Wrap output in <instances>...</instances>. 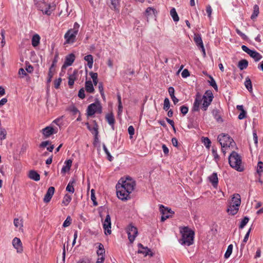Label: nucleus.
I'll use <instances>...</instances> for the list:
<instances>
[{
  "mask_svg": "<svg viewBox=\"0 0 263 263\" xmlns=\"http://www.w3.org/2000/svg\"><path fill=\"white\" fill-rule=\"evenodd\" d=\"M135 181L129 177L125 179L121 178L116 185L117 195L122 200H127L130 198L129 194L134 190Z\"/></svg>",
  "mask_w": 263,
  "mask_h": 263,
  "instance_id": "obj_1",
  "label": "nucleus"
},
{
  "mask_svg": "<svg viewBox=\"0 0 263 263\" xmlns=\"http://www.w3.org/2000/svg\"><path fill=\"white\" fill-rule=\"evenodd\" d=\"M213 98V93L211 90H207L202 96L199 92L196 95L192 110L194 111H198L199 106L201 105V108L205 111L211 104Z\"/></svg>",
  "mask_w": 263,
  "mask_h": 263,
  "instance_id": "obj_2",
  "label": "nucleus"
},
{
  "mask_svg": "<svg viewBox=\"0 0 263 263\" xmlns=\"http://www.w3.org/2000/svg\"><path fill=\"white\" fill-rule=\"evenodd\" d=\"M180 231L182 234L181 238L179 240L180 243L184 246L192 245L194 242V231L187 227L181 228Z\"/></svg>",
  "mask_w": 263,
  "mask_h": 263,
  "instance_id": "obj_3",
  "label": "nucleus"
},
{
  "mask_svg": "<svg viewBox=\"0 0 263 263\" xmlns=\"http://www.w3.org/2000/svg\"><path fill=\"white\" fill-rule=\"evenodd\" d=\"M229 163L230 166L239 172L243 171V167L241 165V159L240 156L237 153L232 151L229 157Z\"/></svg>",
  "mask_w": 263,
  "mask_h": 263,
  "instance_id": "obj_4",
  "label": "nucleus"
},
{
  "mask_svg": "<svg viewBox=\"0 0 263 263\" xmlns=\"http://www.w3.org/2000/svg\"><path fill=\"white\" fill-rule=\"evenodd\" d=\"M217 139L221 146L222 152L224 155L226 151L235 144L234 140L227 134L219 135Z\"/></svg>",
  "mask_w": 263,
  "mask_h": 263,
  "instance_id": "obj_5",
  "label": "nucleus"
},
{
  "mask_svg": "<svg viewBox=\"0 0 263 263\" xmlns=\"http://www.w3.org/2000/svg\"><path fill=\"white\" fill-rule=\"evenodd\" d=\"M80 25L75 23L73 25V28L69 30L65 34L64 37L66 39V44L73 43L76 39L77 34L79 31Z\"/></svg>",
  "mask_w": 263,
  "mask_h": 263,
  "instance_id": "obj_6",
  "label": "nucleus"
},
{
  "mask_svg": "<svg viewBox=\"0 0 263 263\" xmlns=\"http://www.w3.org/2000/svg\"><path fill=\"white\" fill-rule=\"evenodd\" d=\"M126 232L128 234V238L129 241L130 243H133L138 234L137 229L132 224H130L126 228Z\"/></svg>",
  "mask_w": 263,
  "mask_h": 263,
  "instance_id": "obj_7",
  "label": "nucleus"
},
{
  "mask_svg": "<svg viewBox=\"0 0 263 263\" xmlns=\"http://www.w3.org/2000/svg\"><path fill=\"white\" fill-rule=\"evenodd\" d=\"M96 112H101V106L99 103H92L87 107V114L88 116H92Z\"/></svg>",
  "mask_w": 263,
  "mask_h": 263,
  "instance_id": "obj_8",
  "label": "nucleus"
},
{
  "mask_svg": "<svg viewBox=\"0 0 263 263\" xmlns=\"http://www.w3.org/2000/svg\"><path fill=\"white\" fill-rule=\"evenodd\" d=\"M241 49L243 51L247 53L251 57L253 58L256 62L259 61L262 58V56L260 53L256 52L255 50L250 49L245 45H242L241 46Z\"/></svg>",
  "mask_w": 263,
  "mask_h": 263,
  "instance_id": "obj_9",
  "label": "nucleus"
},
{
  "mask_svg": "<svg viewBox=\"0 0 263 263\" xmlns=\"http://www.w3.org/2000/svg\"><path fill=\"white\" fill-rule=\"evenodd\" d=\"M103 227L106 235L111 234V219L109 214H107L106 216L105 220L103 223Z\"/></svg>",
  "mask_w": 263,
  "mask_h": 263,
  "instance_id": "obj_10",
  "label": "nucleus"
},
{
  "mask_svg": "<svg viewBox=\"0 0 263 263\" xmlns=\"http://www.w3.org/2000/svg\"><path fill=\"white\" fill-rule=\"evenodd\" d=\"M160 211L162 214L161 216V221H164L166 219L170 217V215H168V213H172V211L171 209H168V208H165L163 205H160Z\"/></svg>",
  "mask_w": 263,
  "mask_h": 263,
  "instance_id": "obj_11",
  "label": "nucleus"
},
{
  "mask_svg": "<svg viewBox=\"0 0 263 263\" xmlns=\"http://www.w3.org/2000/svg\"><path fill=\"white\" fill-rule=\"evenodd\" d=\"M12 245L14 248L16 249L17 253H21L23 252L22 243L20 238L15 237L12 240Z\"/></svg>",
  "mask_w": 263,
  "mask_h": 263,
  "instance_id": "obj_12",
  "label": "nucleus"
},
{
  "mask_svg": "<svg viewBox=\"0 0 263 263\" xmlns=\"http://www.w3.org/2000/svg\"><path fill=\"white\" fill-rule=\"evenodd\" d=\"M75 60V55L73 53L68 54L66 57L64 64L62 66V68H65L67 66H70L72 64Z\"/></svg>",
  "mask_w": 263,
  "mask_h": 263,
  "instance_id": "obj_13",
  "label": "nucleus"
},
{
  "mask_svg": "<svg viewBox=\"0 0 263 263\" xmlns=\"http://www.w3.org/2000/svg\"><path fill=\"white\" fill-rule=\"evenodd\" d=\"M54 192V187L50 186L48 188L47 192L44 198V201L46 203L49 202Z\"/></svg>",
  "mask_w": 263,
  "mask_h": 263,
  "instance_id": "obj_14",
  "label": "nucleus"
},
{
  "mask_svg": "<svg viewBox=\"0 0 263 263\" xmlns=\"http://www.w3.org/2000/svg\"><path fill=\"white\" fill-rule=\"evenodd\" d=\"M231 204L235 205V206H240L241 203L240 196L238 194H235L233 195L231 199V201L230 202Z\"/></svg>",
  "mask_w": 263,
  "mask_h": 263,
  "instance_id": "obj_15",
  "label": "nucleus"
},
{
  "mask_svg": "<svg viewBox=\"0 0 263 263\" xmlns=\"http://www.w3.org/2000/svg\"><path fill=\"white\" fill-rule=\"evenodd\" d=\"M57 130H55V129L51 126H47L42 129L43 134L46 137H49L53 133H56Z\"/></svg>",
  "mask_w": 263,
  "mask_h": 263,
  "instance_id": "obj_16",
  "label": "nucleus"
},
{
  "mask_svg": "<svg viewBox=\"0 0 263 263\" xmlns=\"http://www.w3.org/2000/svg\"><path fill=\"white\" fill-rule=\"evenodd\" d=\"M209 179L214 187H217L218 182L217 174L216 173H213L209 177Z\"/></svg>",
  "mask_w": 263,
  "mask_h": 263,
  "instance_id": "obj_17",
  "label": "nucleus"
},
{
  "mask_svg": "<svg viewBox=\"0 0 263 263\" xmlns=\"http://www.w3.org/2000/svg\"><path fill=\"white\" fill-rule=\"evenodd\" d=\"M239 206H235L234 204H229L227 209V212L231 215H235L239 210Z\"/></svg>",
  "mask_w": 263,
  "mask_h": 263,
  "instance_id": "obj_18",
  "label": "nucleus"
},
{
  "mask_svg": "<svg viewBox=\"0 0 263 263\" xmlns=\"http://www.w3.org/2000/svg\"><path fill=\"white\" fill-rule=\"evenodd\" d=\"M72 160L70 159H69L68 160H66L65 162V165L63 166L62 170H61V173L63 174H65L66 172H68L72 165Z\"/></svg>",
  "mask_w": 263,
  "mask_h": 263,
  "instance_id": "obj_19",
  "label": "nucleus"
},
{
  "mask_svg": "<svg viewBox=\"0 0 263 263\" xmlns=\"http://www.w3.org/2000/svg\"><path fill=\"white\" fill-rule=\"evenodd\" d=\"M28 177L30 179L33 180L35 181H39L40 179V175L35 171H30L28 174Z\"/></svg>",
  "mask_w": 263,
  "mask_h": 263,
  "instance_id": "obj_20",
  "label": "nucleus"
},
{
  "mask_svg": "<svg viewBox=\"0 0 263 263\" xmlns=\"http://www.w3.org/2000/svg\"><path fill=\"white\" fill-rule=\"evenodd\" d=\"M194 41L195 42L197 46H198L199 47H202V46H203L202 38L200 34H195L194 37Z\"/></svg>",
  "mask_w": 263,
  "mask_h": 263,
  "instance_id": "obj_21",
  "label": "nucleus"
},
{
  "mask_svg": "<svg viewBox=\"0 0 263 263\" xmlns=\"http://www.w3.org/2000/svg\"><path fill=\"white\" fill-rule=\"evenodd\" d=\"M105 118L108 124L113 127L115 123V118L112 113L107 114Z\"/></svg>",
  "mask_w": 263,
  "mask_h": 263,
  "instance_id": "obj_22",
  "label": "nucleus"
},
{
  "mask_svg": "<svg viewBox=\"0 0 263 263\" xmlns=\"http://www.w3.org/2000/svg\"><path fill=\"white\" fill-rule=\"evenodd\" d=\"M84 60L87 62V65L90 69H91L93 63V58L92 55L89 54L84 57Z\"/></svg>",
  "mask_w": 263,
  "mask_h": 263,
  "instance_id": "obj_23",
  "label": "nucleus"
},
{
  "mask_svg": "<svg viewBox=\"0 0 263 263\" xmlns=\"http://www.w3.org/2000/svg\"><path fill=\"white\" fill-rule=\"evenodd\" d=\"M85 89L89 93H92L94 91L93 86L91 81H87L85 82Z\"/></svg>",
  "mask_w": 263,
  "mask_h": 263,
  "instance_id": "obj_24",
  "label": "nucleus"
},
{
  "mask_svg": "<svg viewBox=\"0 0 263 263\" xmlns=\"http://www.w3.org/2000/svg\"><path fill=\"white\" fill-rule=\"evenodd\" d=\"M55 5L51 6L49 5L47 6L45 10H42V11L44 14H45L47 15H50L51 14L52 11L55 9Z\"/></svg>",
  "mask_w": 263,
  "mask_h": 263,
  "instance_id": "obj_25",
  "label": "nucleus"
},
{
  "mask_svg": "<svg viewBox=\"0 0 263 263\" xmlns=\"http://www.w3.org/2000/svg\"><path fill=\"white\" fill-rule=\"evenodd\" d=\"M151 251L147 247L143 248L142 249H139L138 251V253L143 254L145 256L150 255L153 256V253H151Z\"/></svg>",
  "mask_w": 263,
  "mask_h": 263,
  "instance_id": "obj_26",
  "label": "nucleus"
},
{
  "mask_svg": "<svg viewBox=\"0 0 263 263\" xmlns=\"http://www.w3.org/2000/svg\"><path fill=\"white\" fill-rule=\"evenodd\" d=\"M248 66V62L246 60H241L238 63V67L240 70H243Z\"/></svg>",
  "mask_w": 263,
  "mask_h": 263,
  "instance_id": "obj_27",
  "label": "nucleus"
},
{
  "mask_svg": "<svg viewBox=\"0 0 263 263\" xmlns=\"http://www.w3.org/2000/svg\"><path fill=\"white\" fill-rule=\"evenodd\" d=\"M155 10L152 7H148L145 10V16L148 18L150 17L155 16Z\"/></svg>",
  "mask_w": 263,
  "mask_h": 263,
  "instance_id": "obj_28",
  "label": "nucleus"
},
{
  "mask_svg": "<svg viewBox=\"0 0 263 263\" xmlns=\"http://www.w3.org/2000/svg\"><path fill=\"white\" fill-rule=\"evenodd\" d=\"M259 13V7L257 5H255L253 7V12L251 15V18L254 20L256 18Z\"/></svg>",
  "mask_w": 263,
  "mask_h": 263,
  "instance_id": "obj_29",
  "label": "nucleus"
},
{
  "mask_svg": "<svg viewBox=\"0 0 263 263\" xmlns=\"http://www.w3.org/2000/svg\"><path fill=\"white\" fill-rule=\"evenodd\" d=\"M40 36L36 34L35 35H34L32 38V45L33 47H36L37 46L39 43H40Z\"/></svg>",
  "mask_w": 263,
  "mask_h": 263,
  "instance_id": "obj_30",
  "label": "nucleus"
},
{
  "mask_svg": "<svg viewBox=\"0 0 263 263\" xmlns=\"http://www.w3.org/2000/svg\"><path fill=\"white\" fill-rule=\"evenodd\" d=\"M97 253L99 257H104L105 250L103 245L101 243L99 245Z\"/></svg>",
  "mask_w": 263,
  "mask_h": 263,
  "instance_id": "obj_31",
  "label": "nucleus"
},
{
  "mask_svg": "<svg viewBox=\"0 0 263 263\" xmlns=\"http://www.w3.org/2000/svg\"><path fill=\"white\" fill-rule=\"evenodd\" d=\"M74 183H75L74 180L70 181L66 188V191L70 193H73L74 192L73 184Z\"/></svg>",
  "mask_w": 263,
  "mask_h": 263,
  "instance_id": "obj_32",
  "label": "nucleus"
},
{
  "mask_svg": "<svg viewBox=\"0 0 263 263\" xmlns=\"http://www.w3.org/2000/svg\"><path fill=\"white\" fill-rule=\"evenodd\" d=\"M213 115L216 120L218 122H222L221 116L219 114V112L217 109H214L212 112Z\"/></svg>",
  "mask_w": 263,
  "mask_h": 263,
  "instance_id": "obj_33",
  "label": "nucleus"
},
{
  "mask_svg": "<svg viewBox=\"0 0 263 263\" xmlns=\"http://www.w3.org/2000/svg\"><path fill=\"white\" fill-rule=\"evenodd\" d=\"M76 72H74L73 74H70L68 77V85L70 87H72L73 85L76 78Z\"/></svg>",
  "mask_w": 263,
  "mask_h": 263,
  "instance_id": "obj_34",
  "label": "nucleus"
},
{
  "mask_svg": "<svg viewBox=\"0 0 263 263\" xmlns=\"http://www.w3.org/2000/svg\"><path fill=\"white\" fill-rule=\"evenodd\" d=\"M170 14L172 17L174 21L178 22L179 20V16L175 8H172L170 11Z\"/></svg>",
  "mask_w": 263,
  "mask_h": 263,
  "instance_id": "obj_35",
  "label": "nucleus"
},
{
  "mask_svg": "<svg viewBox=\"0 0 263 263\" xmlns=\"http://www.w3.org/2000/svg\"><path fill=\"white\" fill-rule=\"evenodd\" d=\"M245 85L246 87V88L250 91H252V83L250 79L249 78L247 77L246 79V81L245 82Z\"/></svg>",
  "mask_w": 263,
  "mask_h": 263,
  "instance_id": "obj_36",
  "label": "nucleus"
},
{
  "mask_svg": "<svg viewBox=\"0 0 263 263\" xmlns=\"http://www.w3.org/2000/svg\"><path fill=\"white\" fill-rule=\"evenodd\" d=\"M93 126L91 127L92 131H90L92 134L95 135V137H97L98 135V125L95 121H93Z\"/></svg>",
  "mask_w": 263,
  "mask_h": 263,
  "instance_id": "obj_37",
  "label": "nucleus"
},
{
  "mask_svg": "<svg viewBox=\"0 0 263 263\" xmlns=\"http://www.w3.org/2000/svg\"><path fill=\"white\" fill-rule=\"evenodd\" d=\"M112 9H114L115 10H119V0H110Z\"/></svg>",
  "mask_w": 263,
  "mask_h": 263,
  "instance_id": "obj_38",
  "label": "nucleus"
},
{
  "mask_svg": "<svg viewBox=\"0 0 263 263\" xmlns=\"http://www.w3.org/2000/svg\"><path fill=\"white\" fill-rule=\"evenodd\" d=\"M71 199L72 198L70 195L66 194L65 195L63 198L62 203L64 204L65 205H67L71 201Z\"/></svg>",
  "mask_w": 263,
  "mask_h": 263,
  "instance_id": "obj_39",
  "label": "nucleus"
},
{
  "mask_svg": "<svg viewBox=\"0 0 263 263\" xmlns=\"http://www.w3.org/2000/svg\"><path fill=\"white\" fill-rule=\"evenodd\" d=\"M233 247L232 245H230L228 247L227 250L226 252L225 253V254H224V257L226 258H228L230 256L231 254L232 253Z\"/></svg>",
  "mask_w": 263,
  "mask_h": 263,
  "instance_id": "obj_40",
  "label": "nucleus"
},
{
  "mask_svg": "<svg viewBox=\"0 0 263 263\" xmlns=\"http://www.w3.org/2000/svg\"><path fill=\"white\" fill-rule=\"evenodd\" d=\"M89 75L92 79L95 85H96L98 83V73L96 72H90Z\"/></svg>",
  "mask_w": 263,
  "mask_h": 263,
  "instance_id": "obj_41",
  "label": "nucleus"
},
{
  "mask_svg": "<svg viewBox=\"0 0 263 263\" xmlns=\"http://www.w3.org/2000/svg\"><path fill=\"white\" fill-rule=\"evenodd\" d=\"M7 132L5 128L0 127V140H4L6 137Z\"/></svg>",
  "mask_w": 263,
  "mask_h": 263,
  "instance_id": "obj_42",
  "label": "nucleus"
},
{
  "mask_svg": "<svg viewBox=\"0 0 263 263\" xmlns=\"http://www.w3.org/2000/svg\"><path fill=\"white\" fill-rule=\"evenodd\" d=\"M103 148L104 152L107 156V158H108V160L109 161H111L112 160V157L111 156L110 153L109 152L106 145L104 144H103Z\"/></svg>",
  "mask_w": 263,
  "mask_h": 263,
  "instance_id": "obj_43",
  "label": "nucleus"
},
{
  "mask_svg": "<svg viewBox=\"0 0 263 263\" xmlns=\"http://www.w3.org/2000/svg\"><path fill=\"white\" fill-rule=\"evenodd\" d=\"M14 224L16 228H21L23 227V221L18 218L14 219Z\"/></svg>",
  "mask_w": 263,
  "mask_h": 263,
  "instance_id": "obj_44",
  "label": "nucleus"
},
{
  "mask_svg": "<svg viewBox=\"0 0 263 263\" xmlns=\"http://www.w3.org/2000/svg\"><path fill=\"white\" fill-rule=\"evenodd\" d=\"M210 81H209V83H210V84L211 86H212L215 90H216V91L218 90V87H217V85L216 83V82L214 80V79H213V77H210Z\"/></svg>",
  "mask_w": 263,
  "mask_h": 263,
  "instance_id": "obj_45",
  "label": "nucleus"
},
{
  "mask_svg": "<svg viewBox=\"0 0 263 263\" xmlns=\"http://www.w3.org/2000/svg\"><path fill=\"white\" fill-rule=\"evenodd\" d=\"M170 106V103L169 99L167 98H166L164 100V105H163V109L165 110H167Z\"/></svg>",
  "mask_w": 263,
  "mask_h": 263,
  "instance_id": "obj_46",
  "label": "nucleus"
},
{
  "mask_svg": "<svg viewBox=\"0 0 263 263\" xmlns=\"http://www.w3.org/2000/svg\"><path fill=\"white\" fill-rule=\"evenodd\" d=\"M249 220V219L247 217H245L241 221L239 225V228L242 229L247 224Z\"/></svg>",
  "mask_w": 263,
  "mask_h": 263,
  "instance_id": "obj_47",
  "label": "nucleus"
},
{
  "mask_svg": "<svg viewBox=\"0 0 263 263\" xmlns=\"http://www.w3.org/2000/svg\"><path fill=\"white\" fill-rule=\"evenodd\" d=\"M71 223V218L69 216H68L66 218V220L64 221V222L63 224V226L65 228L69 226Z\"/></svg>",
  "mask_w": 263,
  "mask_h": 263,
  "instance_id": "obj_48",
  "label": "nucleus"
},
{
  "mask_svg": "<svg viewBox=\"0 0 263 263\" xmlns=\"http://www.w3.org/2000/svg\"><path fill=\"white\" fill-rule=\"evenodd\" d=\"M262 167H263V163L261 161H259L258 162L257 166V173L260 174L262 172V171H263Z\"/></svg>",
  "mask_w": 263,
  "mask_h": 263,
  "instance_id": "obj_49",
  "label": "nucleus"
},
{
  "mask_svg": "<svg viewBox=\"0 0 263 263\" xmlns=\"http://www.w3.org/2000/svg\"><path fill=\"white\" fill-rule=\"evenodd\" d=\"M128 132L129 135L130 139L133 138V136L135 134V129L132 125L128 128Z\"/></svg>",
  "mask_w": 263,
  "mask_h": 263,
  "instance_id": "obj_50",
  "label": "nucleus"
},
{
  "mask_svg": "<svg viewBox=\"0 0 263 263\" xmlns=\"http://www.w3.org/2000/svg\"><path fill=\"white\" fill-rule=\"evenodd\" d=\"M188 110V107L185 105H183L180 107V111L183 115H185L187 113Z\"/></svg>",
  "mask_w": 263,
  "mask_h": 263,
  "instance_id": "obj_51",
  "label": "nucleus"
},
{
  "mask_svg": "<svg viewBox=\"0 0 263 263\" xmlns=\"http://www.w3.org/2000/svg\"><path fill=\"white\" fill-rule=\"evenodd\" d=\"M78 97L82 99L85 98V90L83 88H82L81 89H80L78 93Z\"/></svg>",
  "mask_w": 263,
  "mask_h": 263,
  "instance_id": "obj_52",
  "label": "nucleus"
},
{
  "mask_svg": "<svg viewBox=\"0 0 263 263\" xmlns=\"http://www.w3.org/2000/svg\"><path fill=\"white\" fill-rule=\"evenodd\" d=\"M61 81H62V79L61 78H60L58 79H57L54 81V86L55 88L58 89L59 88V86L61 84Z\"/></svg>",
  "mask_w": 263,
  "mask_h": 263,
  "instance_id": "obj_53",
  "label": "nucleus"
},
{
  "mask_svg": "<svg viewBox=\"0 0 263 263\" xmlns=\"http://www.w3.org/2000/svg\"><path fill=\"white\" fill-rule=\"evenodd\" d=\"M91 199L93 202V204L95 205H97V202L96 201V197L95 195V190L92 189L91 190Z\"/></svg>",
  "mask_w": 263,
  "mask_h": 263,
  "instance_id": "obj_54",
  "label": "nucleus"
},
{
  "mask_svg": "<svg viewBox=\"0 0 263 263\" xmlns=\"http://www.w3.org/2000/svg\"><path fill=\"white\" fill-rule=\"evenodd\" d=\"M5 30L4 29L1 30V34L2 37V40L1 42L2 46L3 47L5 44Z\"/></svg>",
  "mask_w": 263,
  "mask_h": 263,
  "instance_id": "obj_55",
  "label": "nucleus"
},
{
  "mask_svg": "<svg viewBox=\"0 0 263 263\" xmlns=\"http://www.w3.org/2000/svg\"><path fill=\"white\" fill-rule=\"evenodd\" d=\"M203 142L206 147H209L211 144V141L208 138H204Z\"/></svg>",
  "mask_w": 263,
  "mask_h": 263,
  "instance_id": "obj_56",
  "label": "nucleus"
},
{
  "mask_svg": "<svg viewBox=\"0 0 263 263\" xmlns=\"http://www.w3.org/2000/svg\"><path fill=\"white\" fill-rule=\"evenodd\" d=\"M206 13H208L209 17L210 18L211 17L212 9L210 5H208V6H206Z\"/></svg>",
  "mask_w": 263,
  "mask_h": 263,
  "instance_id": "obj_57",
  "label": "nucleus"
},
{
  "mask_svg": "<svg viewBox=\"0 0 263 263\" xmlns=\"http://www.w3.org/2000/svg\"><path fill=\"white\" fill-rule=\"evenodd\" d=\"M181 76L183 78H186L189 77L190 76L189 70L186 69H184L182 72Z\"/></svg>",
  "mask_w": 263,
  "mask_h": 263,
  "instance_id": "obj_58",
  "label": "nucleus"
},
{
  "mask_svg": "<svg viewBox=\"0 0 263 263\" xmlns=\"http://www.w3.org/2000/svg\"><path fill=\"white\" fill-rule=\"evenodd\" d=\"M251 230V229L250 228L249 230H248V231L247 232V233H246V234L243 238V243H246L248 241Z\"/></svg>",
  "mask_w": 263,
  "mask_h": 263,
  "instance_id": "obj_59",
  "label": "nucleus"
},
{
  "mask_svg": "<svg viewBox=\"0 0 263 263\" xmlns=\"http://www.w3.org/2000/svg\"><path fill=\"white\" fill-rule=\"evenodd\" d=\"M236 31L237 33L243 39H246L247 38V36L239 29H237Z\"/></svg>",
  "mask_w": 263,
  "mask_h": 263,
  "instance_id": "obj_60",
  "label": "nucleus"
},
{
  "mask_svg": "<svg viewBox=\"0 0 263 263\" xmlns=\"http://www.w3.org/2000/svg\"><path fill=\"white\" fill-rule=\"evenodd\" d=\"M212 154L213 155V157L215 160L219 159V156L217 154V151L214 148L212 149Z\"/></svg>",
  "mask_w": 263,
  "mask_h": 263,
  "instance_id": "obj_61",
  "label": "nucleus"
},
{
  "mask_svg": "<svg viewBox=\"0 0 263 263\" xmlns=\"http://www.w3.org/2000/svg\"><path fill=\"white\" fill-rule=\"evenodd\" d=\"M77 263H90V261L87 258H82L80 259Z\"/></svg>",
  "mask_w": 263,
  "mask_h": 263,
  "instance_id": "obj_62",
  "label": "nucleus"
},
{
  "mask_svg": "<svg viewBox=\"0 0 263 263\" xmlns=\"http://www.w3.org/2000/svg\"><path fill=\"white\" fill-rule=\"evenodd\" d=\"M18 74L22 75V77L23 78L24 76H26V72L23 68H20L18 70Z\"/></svg>",
  "mask_w": 263,
  "mask_h": 263,
  "instance_id": "obj_63",
  "label": "nucleus"
},
{
  "mask_svg": "<svg viewBox=\"0 0 263 263\" xmlns=\"http://www.w3.org/2000/svg\"><path fill=\"white\" fill-rule=\"evenodd\" d=\"M168 93H169V95H170L171 97L172 96H174L175 90H174V88L173 87H170L168 88Z\"/></svg>",
  "mask_w": 263,
  "mask_h": 263,
  "instance_id": "obj_64",
  "label": "nucleus"
}]
</instances>
